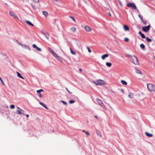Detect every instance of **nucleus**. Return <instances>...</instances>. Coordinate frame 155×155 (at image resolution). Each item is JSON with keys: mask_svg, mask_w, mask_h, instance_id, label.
<instances>
[{"mask_svg": "<svg viewBox=\"0 0 155 155\" xmlns=\"http://www.w3.org/2000/svg\"><path fill=\"white\" fill-rule=\"evenodd\" d=\"M135 72L137 74H140V75L142 74L141 72L137 68L135 69Z\"/></svg>", "mask_w": 155, "mask_h": 155, "instance_id": "obj_13", "label": "nucleus"}, {"mask_svg": "<svg viewBox=\"0 0 155 155\" xmlns=\"http://www.w3.org/2000/svg\"><path fill=\"white\" fill-rule=\"evenodd\" d=\"M10 15L12 17L14 18H16L17 20H18V18L17 16L12 11H9Z\"/></svg>", "mask_w": 155, "mask_h": 155, "instance_id": "obj_7", "label": "nucleus"}, {"mask_svg": "<svg viewBox=\"0 0 155 155\" xmlns=\"http://www.w3.org/2000/svg\"><path fill=\"white\" fill-rule=\"evenodd\" d=\"M2 80V79L0 77V80L1 81Z\"/></svg>", "mask_w": 155, "mask_h": 155, "instance_id": "obj_62", "label": "nucleus"}, {"mask_svg": "<svg viewBox=\"0 0 155 155\" xmlns=\"http://www.w3.org/2000/svg\"><path fill=\"white\" fill-rule=\"evenodd\" d=\"M121 91L123 93H124V90H123V89H121Z\"/></svg>", "mask_w": 155, "mask_h": 155, "instance_id": "obj_53", "label": "nucleus"}, {"mask_svg": "<svg viewBox=\"0 0 155 155\" xmlns=\"http://www.w3.org/2000/svg\"><path fill=\"white\" fill-rule=\"evenodd\" d=\"M99 104L100 106L101 107L103 104V102L101 103V104Z\"/></svg>", "mask_w": 155, "mask_h": 155, "instance_id": "obj_52", "label": "nucleus"}, {"mask_svg": "<svg viewBox=\"0 0 155 155\" xmlns=\"http://www.w3.org/2000/svg\"><path fill=\"white\" fill-rule=\"evenodd\" d=\"M21 47L23 48H26V47H27V46L25 45H22L21 46Z\"/></svg>", "mask_w": 155, "mask_h": 155, "instance_id": "obj_42", "label": "nucleus"}, {"mask_svg": "<svg viewBox=\"0 0 155 155\" xmlns=\"http://www.w3.org/2000/svg\"><path fill=\"white\" fill-rule=\"evenodd\" d=\"M102 108L104 109V110H107V108H106V106L105 105H104V106H103V107H102Z\"/></svg>", "mask_w": 155, "mask_h": 155, "instance_id": "obj_44", "label": "nucleus"}, {"mask_svg": "<svg viewBox=\"0 0 155 155\" xmlns=\"http://www.w3.org/2000/svg\"><path fill=\"white\" fill-rule=\"evenodd\" d=\"M96 101L99 104H101V103L103 102L99 98L96 99Z\"/></svg>", "mask_w": 155, "mask_h": 155, "instance_id": "obj_22", "label": "nucleus"}, {"mask_svg": "<svg viewBox=\"0 0 155 155\" xmlns=\"http://www.w3.org/2000/svg\"><path fill=\"white\" fill-rule=\"evenodd\" d=\"M21 114H22L23 115H25V113H21Z\"/></svg>", "mask_w": 155, "mask_h": 155, "instance_id": "obj_58", "label": "nucleus"}, {"mask_svg": "<svg viewBox=\"0 0 155 155\" xmlns=\"http://www.w3.org/2000/svg\"><path fill=\"white\" fill-rule=\"evenodd\" d=\"M84 28L87 32H91L92 29L90 27L88 26H86L84 27Z\"/></svg>", "mask_w": 155, "mask_h": 155, "instance_id": "obj_8", "label": "nucleus"}, {"mask_svg": "<svg viewBox=\"0 0 155 155\" xmlns=\"http://www.w3.org/2000/svg\"><path fill=\"white\" fill-rule=\"evenodd\" d=\"M140 47L143 50H145V46L143 44H141L140 45Z\"/></svg>", "mask_w": 155, "mask_h": 155, "instance_id": "obj_18", "label": "nucleus"}, {"mask_svg": "<svg viewBox=\"0 0 155 155\" xmlns=\"http://www.w3.org/2000/svg\"><path fill=\"white\" fill-rule=\"evenodd\" d=\"M44 91L42 89H41L39 90H38L37 91V92L38 93V96L40 97H42V95L41 94V92L42 91Z\"/></svg>", "mask_w": 155, "mask_h": 155, "instance_id": "obj_9", "label": "nucleus"}, {"mask_svg": "<svg viewBox=\"0 0 155 155\" xmlns=\"http://www.w3.org/2000/svg\"><path fill=\"white\" fill-rule=\"evenodd\" d=\"M28 47V48L29 49V50H30L31 49H30V48H29V47Z\"/></svg>", "mask_w": 155, "mask_h": 155, "instance_id": "obj_61", "label": "nucleus"}, {"mask_svg": "<svg viewBox=\"0 0 155 155\" xmlns=\"http://www.w3.org/2000/svg\"><path fill=\"white\" fill-rule=\"evenodd\" d=\"M33 2H34L35 3H38L39 2V0H33Z\"/></svg>", "mask_w": 155, "mask_h": 155, "instance_id": "obj_38", "label": "nucleus"}, {"mask_svg": "<svg viewBox=\"0 0 155 155\" xmlns=\"http://www.w3.org/2000/svg\"><path fill=\"white\" fill-rule=\"evenodd\" d=\"M146 40L148 42H151V40L150 38H146Z\"/></svg>", "mask_w": 155, "mask_h": 155, "instance_id": "obj_28", "label": "nucleus"}, {"mask_svg": "<svg viewBox=\"0 0 155 155\" xmlns=\"http://www.w3.org/2000/svg\"><path fill=\"white\" fill-rule=\"evenodd\" d=\"M150 25H148L146 26H144L142 27V29L143 31L145 32L148 31L150 29Z\"/></svg>", "mask_w": 155, "mask_h": 155, "instance_id": "obj_6", "label": "nucleus"}, {"mask_svg": "<svg viewBox=\"0 0 155 155\" xmlns=\"http://www.w3.org/2000/svg\"><path fill=\"white\" fill-rule=\"evenodd\" d=\"M39 104L40 105H41L42 106L44 107L45 108H46L47 109H48V107L44 103L41 102H39Z\"/></svg>", "mask_w": 155, "mask_h": 155, "instance_id": "obj_17", "label": "nucleus"}, {"mask_svg": "<svg viewBox=\"0 0 155 155\" xmlns=\"http://www.w3.org/2000/svg\"><path fill=\"white\" fill-rule=\"evenodd\" d=\"M16 113L17 114H19V115H20V114H21V112L19 110H17Z\"/></svg>", "mask_w": 155, "mask_h": 155, "instance_id": "obj_27", "label": "nucleus"}, {"mask_svg": "<svg viewBox=\"0 0 155 155\" xmlns=\"http://www.w3.org/2000/svg\"><path fill=\"white\" fill-rule=\"evenodd\" d=\"M127 6L134 9H137V7L136 5L133 3H128L127 4Z\"/></svg>", "mask_w": 155, "mask_h": 155, "instance_id": "obj_5", "label": "nucleus"}, {"mask_svg": "<svg viewBox=\"0 0 155 155\" xmlns=\"http://www.w3.org/2000/svg\"><path fill=\"white\" fill-rule=\"evenodd\" d=\"M75 102V101L74 100H71L69 101V103L70 104H72L74 103Z\"/></svg>", "mask_w": 155, "mask_h": 155, "instance_id": "obj_30", "label": "nucleus"}, {"mask_svg": "<svg viewBox=\"0 0 155 155\" xmlns=\"http://www.w3.org/2000/svg\"><path fill=\"white\" fill-rule=\"evenodd\" d=\"M18 44L20 45L21 46L22 45V44H21L20 43L18 42Z\"/></svg>", "mask_w": 155, "mask_h": 155, "instance_id": "obj_47", "label": "nucleus"}, {"mask_svg": "<svg viewBox=\"0 0 155 155\" xmlns=\"http://www.w3.org/2000/svg\"><path fill=\"white\" fill-rule=\"evenodd\" d=\"M26 116L27 117H29V115L28 114H27L26 115Z\"/></svg>", "mask_w": 155, "mask_h": 155, "instance_id": "obj_54", "label": "nucleus"}, {"mask_svg": "<svg viewBox=\"0 0 155 155\" xmlns=\"http://www.w3.org/2000/svg\"><path fill=\"white\" fill-rule=\"evenodd\" d=\"M42 33L43 35H45V33H43V32H42Z\"/></svg>", "mask_w": 155, "mask_h": 155, "instance_id": "obj_59", "label": "nucleus"}, {"mask_svg": "<svg viewBox=\"0 0 155 155\" xmlns=\"http://www.w3.org/2000/svg\"><path fill=\"white\" fill-rule=\"evenodd\" d=\"M138 16L140 18V19L141 21H142L143 19L142 18V17L141 15H138Z\"/></svg>", "mask_w": 155, "mask_h": 155, "instance_id": "obj_41", "label": "nucleus"}, {"mask_svg": "<svg viewBox=\"0 0 155 155\" xmlns=\"http://www.w3.org/2000/svg\"><path fill=\"white\" fill-rule=\"evenodd\" d=\"M48 50L52 53V55L56 58L57 60L60 61L61 62H63L62 59L60 57L58 56L57 54L50 48H48Z\"/></svg>", "mask_w": 155, "mask_h": 155, "instance_id": "obj_1", "label": "nucleus"}, {"mask_svg": "<svg viewBox=\"0 0 155 155\" xmlns=\"http://www.w3.org/2000/svg\"><path fill=\"white\" fill-rule=\"evenodd\" d=\"M141 37L143 38H145V37L144 34H142L141 35H140Z\"/></svg>", "mask_w": 155, "mask_h": 155, "instance_id": "obj_32", "label": "nucleus"}, {"mask_svg": "<svg viewBox=\"0 0 155 155\" xmlns=\"http://www.w3.org/2000/svg\"><path fill=\"white\" fill-rule=\"evenodd\" d=\"M26 23L28 24V25H31L32 26H34V25L32 24L31 22L28 20H25Z\"/></svg>", "mask_w": 155, "mask_h": 155, "instance_id": "obj_16", "label": "nucleus"}, {"mask_svg": "<svg viewBox=\"0 0 155 155\" xmlns=\"http://www.w3.org/2000/svg\"><path fill=\"white\" fill-rule=\"evenodd\" d=\"M121 83L124 85H126L127 84V82L125 81L121 80Z\"/></svg>", "mask_w": 155, "mask_h": 155, "instance_id": "obj_23", "label": "nucleus"}, {"mask_svg": "<svg viewBox=\"0 0 155 155\" xmlns=\"http://www.w3.org/2000/svg\"><path fill=\"white\" fill-rule=\"evenodd\" d=\"M148 89L151 91L155 92V86L151 84H147Z\"/></svg>", "mask_w": 155, "mask_h": 155, "instance_id": "obj_3", "label": "nucleus"}, {"mask_svg": "<svg viewBox=\"0 0 155 155\" xmlns=\"http://www.w3.org/2000/svg\"><path fill=\"white\" fill-rule=\"evenodd\" d=\"M108 56V54H105L102 55L101 57L103 60H104L105 58L107 57Z\"/></svg>", "mask_w": 155, "mask_h": 155, "instance_id": "obj_10", "label": "nucleus"}, {"mask_svg": "<svg viewBox=\"0 0 155 155\" xmlns=\"http://www.w3.org/2000/svg\"><path fill=\"white\" fill-rule=\"evenodd\" d=\"M10 107L11 109H13L15 108V107L14 105H10Z\"/></svg>", "mask_w": 155, "mask_h": 155, "instance_id": "obj_33", "label": "nucleus"}, {"mask_svg": "<svg viewBox=\"0 0 155 155\" xmlns=\"http://www.w3.org/2000/svg\"><path fill=\"white\" fill-rule=\"evenodd\" d=\"M97 135L100 136L101 137H102L101 134L100 132L98 131H97Z\"/></svg>", "mask_w": 155, "mask_h": 155, "instance_id": "obj_25", "label": "nucleus"}, {"mask_svg": "<svg viewBox=\"0 0 155 155\" xmlns=\"http://www.w3.org/2000/svg\"><path fill=\"white\" fill-rule=\"evenodd\" d=\"M55 2H58V0H53Z\"/></svg>", "mask_w": 155, "mask_h": 155, "instance_id": "obj_57", "label": "nucleus"}, {"mask_svg": "<svg viewBox=\"0 0 155 155\" xmlns=\"http://www.w3.org/2000/svg\"><path fill=\"white\" fill-rule=\"evenodd\" d=\"M104 106V104H103L101 106V107H103V106Z\"/></svg>", "mask_w": 155, "mask_h": 155, "instance_id": "obj_60", "label": "nucleus"}, {"mask_svg": "<svg viewBox=\"0 0 155 155\" xmlns=\"http://www.w3.org/2000/svg\"><path fill=\"white\" fill-rule=\"evenodd\" d=\"M129 97L131 98H134V94L133 93H130L129 95H128Z\"/></svg>", "mask_w": 155, "mask_h": 155, "instance_id": "obj_19", "label": "nucleus"}, {"mask_svg": "<svg viewBox=\"0 0 155 155\" xmlns=\"http://www.w3.org/2000/svg\"><path fill=\"white\" fill-rule=\"evenodd\" d=\"M79 71L80 72H82V70L81 69H79Z\"/></svg>", "mask_w": 155, "mask_h": 155, "instance_id": "obj_55", "label": "nucleus"}, {"mask_svg": "<svg viewBox=\"0 0 155 155\" xmlns=\"http://www.w3.org/2000/svg\"><path fill=\"white\" fill-rule=\"evenodd\" d=\"M43 14L45 17H47L48 15V13L46 12L45 11H43L42 12Z\"/></svg>", "mask_w": 155, "mask_h": 155, "instance_id": "obj_15", "label": "nucleus"}, {"mask_svg": "<svg viewBox=\"0 0 155 155\" xmlns=\"http://www.w3.org/2000/svg\"><path fill=\"white\" fill-rule=\"evenodd\" d=\"M94 117H95L97 119H98V118L97 117V116H96H96H95Z\"/></svg>", "mask_w": 155, "mask_h": 155, "instance_id": "obj_56", "label": "nucleus"}, {"mask_svg": "<svg viewBox=\"0 0 155 155\" xmlns=\"http://www.w3.org/2000/svg\"><path fill=\"white\" fill-rule=\"evenodd\" d=\"M139 34L141 35L142 33L141 32V31H140L139 33Z\"/></svg>", "mask_w": 155, "mask_h": 155, "instance_id": "obj_48", "label": "nucleus"}, {"mask_svg": "<svg viewBox=\"0 0 155 155\" xmlns=\"http://www.w3.org/2000/svg\"><path fill=\"white\" fill-rule=\"evenodd\" d=\"M1 82H2V84H3V85H5V84L3 81L2 80L1 81Z\"/></svg>", "mask_w": 155, "mask_h": 155, "instance_id": "obj_50", "label": "nucleus"}, {"mask_svg": "<svg viewBox=\"0 0 155 155\" xmlns=\"http://www.w3.org/2000/svg\"><path fill=\"white\" fill-rule=\"evenodd\" d=\"M106 65L108 67H110L112 65V64L110 63L107 62L106 63Z\"/></svg>", "mask_w": 155, "mask_h": 155, "instance_id": "obj_24", "label": "nucleus"}, {"mask_svg": "<svg viewBox=\"0 0 155 155\" xmlns=\"http://www.w3.org/2000/svg\"><path fill=\"white\" fill-rule=\"evenodd\" d=\"M60 101L61 102H62L64 105H67V103L66 102L63 101Z\"/></svg>", "mask_w": 155, "mask_h": 155, "instance_id": "obj_31", "label": "nucleus"}, {"mask_svg": "<svg viewBox=\"0 0 155 155\" xmlns=\"http://www.w3.org/2000/svg\"><path fill=\"white\" fill-rule=\"evenodd\" d=\"M66 89L67 90V91L70 93V94H72L73 93L71 91H70L67 88H66Z\"/></svg>", "mask_w": 155, "mask_h": 155, "instance_id": "obj_39", "label": "nucleus"}, {"mask_svg": "<svg viewBox=\"0 0 155 155\" xmlns=\"http://www.w3.org/2000/svg\"><path fill=\"white\" fill-rule=\"evenodd\" d=\"M129 40V39L128 38H125L124 39V41L125 42H127Z\"/></svg>", "mask_w": 155, "mask_h": 155, "instance_id": "obj_34", "label": "nucleus"}, {"mask_svg": "<svg viewBox=\"0 0 155 155\" xmlns=\"http://www.w3.org/2000/svg\"><path fill=\"white\" fill-rule=\"evenodd\" d=\"M124 29L125 31H128L129 30V27L126 25H124L123 26Z\"/></svg>", "mask_w": 155, "mask_h": 155, "instance_id": "obj_11", "label": "nucleus"}, {"mask_svg": "<svg viewBox=\"0 0 155 155\" xmlns=\"http://www.w3.org/2000/svg\"><path fill=\"white\" fill-rule=\"evenodd\" d=\"M94 83L97 85L105 84V81L102 80L101 79L97 80V81L94 82Z\"/></svg>", "mask_w": 155, "mask_h": 155, "instance_id": "obj_4", "label": "nucleus"}, {"mask_svg": "<svg viewBox=\"0 0 155 155\" xmlns=\"http://www.w3.org/2000/svg\"><path fill=\"white\" fill-rule=\"evenodd\" d=\"M17 108H18V109H20V110H21L22 111H24L23 110H22L21 109V108H20L19 107H17Z\"/></svg>", "mask_w": 155, "mask_h": 155, "instance_id": "obj_49", "label": "nucleus"}, {"mask_svg": "<svg viewBox=\"0 0 155 155\" xmlns=\"http://www.w3.org/2000/svg\"><path fill=\"white\" fill-rule=\"evenodd\" d=\"M36 49L38 51H41V49L40 48L38 47H37Z\"/></svg>", "mask_w": 155, "mask_h": 155, "instance_id": "obj_35", "label": "nucleus"}, {"mask_svg": "<svg viewBox=\"0 0 155 155\" xmlns=\"http://www.w3.org/2000/svg\"><path fill=\"white\" fill-rule=\"evenodd\" d=\"M70 51L71 53V54L74 55H76V52L74 51L71 48H70Z\"/></svg>", "mask_w": 155, "mask_h": 155, "instance_id": "obj_21", "label": "nucleus"}, {"mask_svg": "<svg viewBox=\"0 0 155 155\" xmlns=\"http://www.w3.org/2000/svg\"><path fill=\"white\" fill-rule=\"evenodd\" d=\"M107 13L108 14V15H109L110 16H111V14L110 13V12H108V10L107 11Z\"/></svg>", "mask_w": 155, "mask_h": 155, "instance_id": "obj_45", "label": "nucleus"}, {"mask_svg": "<svg viewBox=\"0 0 155 155\" xmlns=\"http://www.w3.org/2000/svg\"><path fill=\"white\" fill-rule=\"evenodd\" d=\"M119 3L120 5L121 6H122V4L121 2L119 0Z\"/></svg>", "mask_w": 155, "mask_h": 155, "instance_id": "obj_46", "label": "nucleus"}, {"mask_svg": "<svg viewBox=\"0 0 155 155\" xmlns=\"http://www.w3.org/2000/svg\"><path fill=\"white\" fill-rule=\"evenodd\" d=\"M69 17L71 18L74 22H76L75 19L73 17L70 16Z\"/></svg>", "mask_w": 155, "mask_h": 155, "instance_id": "obj_29", "label": "nucleus"}, {"mask_svg": "<svg viewBox=\"0 0 155 155\" xmlns=\"http://www.w3.org/2000/svg\"><path fill=\"white\" fill-rule=\"evenodd\" d=\"M16 73L17 74V76L18 77L21 79H22L23 80H24L25 79L21 75V74L19 72H17Z\"/></svg>", "mask_w": 155, "mask_h": 155, "instance_id": "obj_12", "label": "nucleus"}, {"mask_svg": "<svg viewBox=\"0 0 155 155\" xmlns=\"http://www.w3.org/2000/svg\"><path fill=\"white\" fill-rule=\"evenodd\" d=\"M66 89L67 90V91L70 93V94H72L73 93L71 91H70L67 88H66Z\"/></svg>", "mask_w": 155, "mask_h": 155, "instance_id": "obj_40", "label": "nucleus"}, {"mask_svg": "<svg viewBox=\"0 0 155 155\" xmlns=\"http://www.w3.org/2000/svg\"><path fill=\"white\" fill-rule=\"evenodd\" d=\"M145 134L147 137H152L153 136L152 134L149 133L147 132H145Z\"/></svg>", "mask_w": 155, "mask_h": 155, "instance_id": "obj_14", "label": "nucleus"}, {"mask_svg": "<svg viewBox=\"0 0 155 155\" xmlns=\"http://www.w3.org/2000/svg\"><path fill=\"white\" fill-rule=\"evenodd\" d=\"M71 31L73 32H75L76 30V28L74 27H71Z\"/></svg>", "mask_w": 155, "mask_h": 155, "instance_id": "obj_20", "label": "nucleus"}, {"mask_svg": "<svg viewBox=\"0 0 155 155\" xmlns=\"http://www.w3.org/2000/svg\"><path fill=\"white\" fill-rule=\"evenodd\" d=\"M99 104L100 106L101 107L103 104V102L101 103V104Z\"/></svg>", "mask_w": 155, "mask_h": 155, "instance_id": "obj_51", "label": "nucleus"}, {"mask_svg": "<svg viewBox=\"0 0 155 155\" xmlns=\"http://www.w3.org/2000/svg\"><path fill=\"white\" fill-rule=\"evenodd\" d=\"M87 49L89 53H91V50L90 49L89 47H87Z\"/></svg>", "mask_w": 155, "mask_h": 155, "instance_id": "obj_36", "label": "nucleus"}, {"mask_svg": "<svg viewBox=\"0 0 155 155\" xmlns=\"http://www.w3.org/2000/svg\"><path fill=\"white\" fill-rule=\"evenodd\" d=\"M82 132H84L85 133V134L87 135V136H89V135H90V134L89 133V132L87 131H85V130H83L82 131Z\"/></svg>", "mask_w": 155, "mask_h": 155, "instance_id": "obj_26", "label": "nucleus"}, {"mask_svg": "<svg viewBox=\"0 0 155 155\" xmlns=\"http://www.w3.org/2000/svg\"><path fill=\"white\" fill-rule=\"evenodd\" d=\"M132 62L135 65H139V63L137 58L134 55L130 56Z\"/></svg>", "mask_w": 155, "mask_h": 155, "instance_id": "obj_2", "label": "nucleus"}, {"mask_svg": "<svg viewBox=\"0 0 155 155\" xmlns=\"http://www.w3.org/2000/svg\"><path fill=\"white\" fill-rule=\"evenodd\" d=\"M32 47L33 48H37V46L35 44H33V45H32Z\"/></svg>", "mask_w": 155, "mask_h": 155, "instance_id": "obj_43", "label": "nucleus"}, {"mask_svg": "<svg viewBox=\"0 0 155 155\" xmlns=\"http://www.w3.org/2000/svg\"><path fill=\"white\" fill-rule=\"evenodd\" d=\"M142 21V22L145 25H146L147 24V22L146 21H145L143 20Z\"/></svg>", "mask_w": 155, "mask_h": 155, "instance_id": "obj_37", "label": "nucleus"}]
</instances>
